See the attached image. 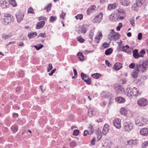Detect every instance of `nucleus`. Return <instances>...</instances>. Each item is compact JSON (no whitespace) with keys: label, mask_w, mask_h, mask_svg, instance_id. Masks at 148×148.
I'll list each match as a JSON object with an SVG mask.
<instances>
[{"label":"nucleus","mask_w":148,"mask_h":148,"mask_svg":"<svg viewBox=\"0 0 148 148\" xmlns=\"http://www.w3.org/2000/svg\"><path fill=\"white\" fill-rule=\"evenodd\" d=\"M116 100L119 103H124L125 101V99L121 97H119L116 98Z\"/></svg>","instance_id":"30"},{"label":"nucleus","mask_w":148,"mask_h":148,"mask_svg":"<svg viewBox=\"0 0 148 148\" xmlns=\"http://www.w3.org/2000/svg\"><path fill=\"white\" fill-rule=\"evenodd\" d=\"M45 22L44 21H42L38 23L36 25V28L37 29H39L42 28L44 26Z\"/></svg>","instance_id":"23"},{"label":"nucleus","mask_w":148,"mask_h":148,"mask_svg":"<svg viewBox=\"0 0 148 148\" xmlns=\"http://www.w3.org/2000/svg\"><path fill=\"white\" fill-rule=\"evenodd\" d=\"M18 75L20 77H22L24 75V73L23 71H21L18 73Z\"/></svg>","instance_id":"63"},{"label":"nucleus","mask_w":148,"mask_h":148,"mask_svg":"<svg viewBox=\"0 0 148 148\" xmlns=\"http://www.w3.org/2000/svg\"><path fill=\"white\" fill-rule=\"evenodd\" d=\"M76 145V143L74 141H73L70 143V146L72 148L75 147Z\"/></svg>","instance_id":"51"},{"label":"nucleus","mask_w":148,"mask_h":148,"mask_svg":"<svg viewBox=\"0 0 148 148\" xmlns=\"http://www.w3.org/2000/svg\"><path fill=\"white\" fill-rule=\"evenodd\" d=\"M123 25L121 23H119V25L117 27L116 29L118 31L120 30L121 28L122 27Z\"/></svg>","instance_id":"59"},{"label":"nucleus","mask_w":148,"mask_h":148,"mask_svg":"<svg viewBox=\"0 0 148 148\" xmlns=\"http://www.w3.org/2000/svg\"><path fill=\"white\" fill-rule=\"evenodd\" d=\"M133 94V96L135 97H137L138 96L140 95L141 93V92L138 89L137 90V89L134 88V92Z\"/></svg>","instance_id":"32"},{"label":"nucleus","mask_w":148,"mask_h":148,"mask_svg":"<svg viewBox=\"0 0 148 148\" xmlns=\"http://www.w3.org/2000/svg\"><path fill=\"white\" fill-rule=\"evenodd\" d=\"M114 86L116 89L117 93L121 92L122 91L124 90L123 87L120 84H116L114 85Z\"/></svg>","instance_id":"16"},{"label":"nucleus","mask_w":148,"mask_h":148,"mask_svg":"<svg viewBox=\"0 0 148 148\" xmlns=\"http://www.w3.org/2000/svg\"><path fill=\"white\" fill-rule=\"evenodd\" d=\"M116 12L119 20H123L126 16V13L125 10L121 8H119Z\"/></svg>","instance_id":"5"},{"label":"nucleus","mask_w":148,"mask_h":148,"mask_svg":"<svg viewBox=\"0 0 148 148\" xmlns=\"http://www.w3.org/2000/svg\"><path fill=\"white\" fill-rule=\"evenodd\" d=\"M79 133V131L78 130H74L73 135L75 136L78 135Z\"/></svg>","instance_id":"50"},{"label":"nucleus","mask_w":148,"mask_h":148,"mask_svg":"<svg viewBox=\"0 0 148 148\" xmlns=\"http://www.w3.org/2000/svg\"><path fill=\"white\" fill-rule=\"evenodd\" d=\"M148 60L143 61L136 64V69L139 73H143L147 70Z\"/></svg>","instance_id":"1"},{"label":"nucleus","mask_w":148,"mask_h":148,"mask_svg":"<svg viewBox=\"0 0 148 148\" xmlns=\"http://www.w3.org/2000/svg\"><path fill=\"white\" fill-rule=\"evenodd\" d=\"M24 14L21 12L19 11L16 14V16L18 22H20L23 19Z\"/></svg>","instance_id":"12"},{"label":"nucleus","mask_w":148,"mask_h":148,"mask_svg":"<svg viewBox=\"0 0 148 148\" xmlns=\"http://www.w3.org/2000/svg\"><path fill=\"white\" fill-rule=\"evenodd\" d=\"M38 37H41L43 38H44L46 37V34L45 33H40L39 34Z\"/></svg>","instance_id":"57"},{"label":"nucleus","mask_w":148,"mask_h":148,"mask_svg":"<svg viewBox=\"0 0 148 148\" xmlns=\"http://www.w3.org/2000/svg\"><path fill=\"white\" fill-rule=\"evenodd\" d=\"M95 32V29L93 28L91 29L89 32L88 37L90 39V40H89V42L90 43H91L92 41L93 40V38L94 35V33Z\"/></svg>","instance_id":"20"},{"label":"nucleus","mask_w":148,"mask_h":148,"mask_svg":"<svg viewBox=\"0 0 148 148\" xmlns=\"http://www.w3.org/2000/svg\"><path fill=\"white\" fill-rule=\"evenodd\" d=\"M96 138L94 137L91 141V143L92 145H94L95 144Z\"/></svg>","instance_id":"56"},{"label":"nucleus","mask_w":148,"mask_h":148,"mask_svg":"<svg viewBox=\"0 0 148 148\" xmlns=\"http://www.w3.org/2000/svg\"><path fill=\"white\" fill-rule=\"evenodd\" d=\"M93 114V111L91 108H89L88 110V115L90 117H91Z\"/></svg>","instance_id":"44"},{"label":"nucleus","mask_w":148,"mask_h":148,"mask_svg":"<svg viewBox=\"0 0 148 148\" xmlns=\"http://www.w3.org/2000/svg\"><path fill=\"white\" fill-rule=\"evenodd\" d=\"M120 112L121 114L124 115H125L127 113V111L124 108H122L120 110Z\"/></svg>","instance_id":"36"},{"label":"nucleus","mask_w":148,"mask_h":148,"mask_svg":"<svg viewBox=\"0 0 148 148\" xmlns=\"http://www.w3.org/2000/svg\"><path fill=\"white\" fill-rule=\"evenodd\" d=\"M108 125L107 124H105L102 130V134L106 135L109 131Z\"/></svg>","instance_id":"22"},{"label":"nucleus","mask_w":148,"mask_h":148,"mask_svg":"<svg viewBox=\"0 0 148 148\" xmlns=\"http://www.w3.org/2000/svg\"><path fill=\"white\" fill-rule=\"evenodd\" d=\"M130 49V47L128 45H126L122 47V50L123 51L127 52Z\"/></svg>","instance_id":"35"},{"label":"nucleus","mask_w":148,"mask_h":148,"mask_svg":"<svg viewBox=\"0 0 148 148\" xmlns=\"http://www.w3.org/2000/svg\"><path fill=\"white\" fill-rule=\"evenodd\" d=\"M102 35L101 33L100 32H98L97 33V35L95 36V38L97 40L96 42L99 43L101 39L102 38Z\"/></svg>","instance_id":"21"},{"label":"nucleus","mask_w":148,"mask_h":148,"mask_svg":"<svg viewBox=\"0 0 148 148\" xmlns=\"http://www.w3.org/2000/svg\"><path fill=\"white\" fill-rule=\"evenodd\" d=\"M56 69H53V70H52L51 71V73H49V75H50V76H51L53 74L55 73V71H56Z\"/></svg>","instance_id":"64"},{"label":"nucleus","mask_w":148,"mask_h":148,"mask_svg":"<svg viewBox=\"0 0 148 148\" xmlns=\"http://www.w3.org/2000/svg\"><path fill=\"white\" fill-rule=\"evenodd\" d=\"M112 51V49L111 48H109L105 51V53L106 55H108L111 54Z\"/></svg>","instance_id":"37"},{"label":"nucleus","mask_w":148,"mask_h":148,"mask_svg":"<svg viewBox=\"0 0 148 148\" xmlns=\"http://www.w3.org/2000/svg\"><path fill=\"white\" fill-rule=\"evenodd\" d=\"M120 82L122 84H125L127 82V80L125 79H121L120 80Z\"/></svg>","instance_id":"55"},{"label":"nucleus","mask_w":148,"mask_h":148,"mask_svg":"<svg viewBox=\"0 0 148 148\" xmlns=\"http://www.w3.org/2000/svg\"><path fill=\"white\" fill-rule=\"evenodd\" d=\"M51 7V4L49 3L48 5L45 8V9L47 10V12H48V11L50 10Z\"/></svg>","instance_id":"46"},{"label":"nucleus","mask_w":148,"mask_h":148,"mask_svg":"<svg viewBox=\"0 0 148 148\" xmlns=\"http://www.w3.org/2000/svg\"><path fill=\"white\" fill-rule=\"evenodd\" d=\"M147 2V0H136L135 3L132 6V10L137 11L138 10V8H141L145 6Z\"/></svg>","instance_id":"2"},{"label":"nucleus","mask_w":148,"mask_h":148,"mask_svg":"<svg viewBox=\"0 0 148 148\" xmlns=\"http://www.w3.org/2000/svg\"><path fill=\"white\" fill-rule=\"evenodd\" d=\"M134 17H132L130 20V22L131 25L134 27L135 25V23L134 22Z\"/></svg>","instance_id":"49"},{"label":"nucleus","mask_w":148,"mask_h":148,"mask_svg":"<svg viewBox=\"0 0 148 148\" xmlns=\"http://www.w3.org/2000/svg\"><path fill=\"white\" fill-rule=\"evenodd\" d=\"M122 67V64L120 63H116L113 66L114 69L115 70H119Z\"/></svg>","instance_id":"25"},{"label":"nucleus","mask_w":148,"mask_h":148,"mask_svg":"<svg viewBox=\"0 0 148 148\" xmlns=\"http://www.w3.org/2000/svg\"><path fill=\"white\" fill-rule=\"evenodd\" d=\"M148 146V141L144 142L142 145V148H146Z\"/></svg>","instance_id":"42"},{"label":"nucleus","mask_w":148,"mask_h":148,"mask_svg":"<svg viewBox=\"0 0 148 148\" xmlns=\"http://www.w3.org/2000/svg\"><path fill=\"white\" fill-rule=\"evenodd\" d=\"M60 18H62L63 19H64V18L65 17V13L64 12L62 11V13L60 15Z\"/></svg>","instance_id":"60"},{"label":"nucleus","mask_w":148,"mask_h":148,"mask_svg":"<svg viewBox=\"0 0 148 148\" xmlns=\"http://www.w3.org/2000/svg\"><path fill=\"white\" fill-rule=\"evenodd\" d=\"M103 17V14L102 13H100L99 14L96 16L92 20L93 23H99L102 20Z\"/></svg>","instance_id":"15"},{"label":"nucleus","mask_w":148,"mask_h":148,"mask_svg":"<svg viewBox=\"0 0 148 148\" xmlns=\"http://www.w3.org/2000/svg\"><path fill=\"white\" fill-rule=\"evenodd\" d=\"M9 0H0V7L2 9L8 8L10 6Z\"/></svg>","instance_id":"9"},{"label":"nucleus","mask_w":148,"mask_h":148,"mask_svg":"<svg viewBox=\"0 0 148 148\" xmlns=\"http://www.w3.org/2000/svg\"><path fill=\"white\" fill-rule=\"evenodd\" d=\"M96 6L93 5L90 6L87 10L86 12L88 15H90L91 14L95 12Z\"/></svg>","instance_id":"18"},{"label":"nucleus","mask_w":148,"mask_h":148,"mask_svg":"<svg viewBox=\"0 0 148 148\" xmlns=\"http://www.w3.org/2000/svg\"><path fill=\"white\" fill-rule=\"evenodd\" d=\"M10 4L14 7L17 6V3L15 0H10Z\"/></svg>","instance_id":"34"},{"label":"nucleus","mask_w":148,"mask_h":148,"mask_svg":"<svg viewBox=\"0 0 148 148\" xmlns=\"http://www.w3.org/2000/svg\"><path fill=\"white\" fill-rule=\"evenodd\" d=\"M121 120L120 119L116 118L114 119L113 121V125L116 128L119 129L121 127Z\"/></svg>","instance_id":"14"},{"label":"nucleus","mask_w":148,"mask_h":148,"mask_svg":"<svg viewBox=\"0 0 148 148\" xmlns=\"http://www.w3.org/2000/svg\"><path fill=\"white\" fill-rule=\"evenodd\" d=\"M77 40L81 43H83L85 41V40L81 36L77 37Z\"/></svg>","instance_id":"48"},{"label":"nucleus","mask_w":148,"mask_h":148,"mask_svg":"<svg viewBox=\"0 0 148 148\" xmlns=\"http://www.w3.org/2000/svg\"><path fill=\"white\" fill-rule=\"evenodd\" d=\"M147 120L142 117H138L136 120V124L138 126H142L146 125Z\"/></svg>","instance_id":"8"},{"label":"nucleus","mask_w":148,"mask_h":148,"mask_svg":"<svg viewBox=\"0 0 148 148\" xmlns=\"http://www.w3.org/2000/svg\"><path fill=\"white\" fill-rule=\"evenodd\" d=\"M37 33L36 32H29L28 35L27 36L29 38H32L37 36Z\"/></svg>","instance_id":"28"},{"label":"nucleus","mask_w":148,"mask_h":148,"mask_svg":"<svg viewBox=\"0 0 148 148\" xmlns=\"http://www.w3.org/2000/svg\"><path fill=\"white\" fill-rule=\"evenodd\" d=\"M135 67L136 68V64L134 63H132L130 64L129 66V67L130 69H134Z\"/></svg>","instance_id":"54"},{"label":"nucleus","mask_w":148,"mask_h":148,"mask_svg":"<svg viewBox=\"0 0 148 148\" xmlns=\"http://www.w3.org/2000/svg\"><path fill=\"white\" fill-rule=\"evenodd\" d=\"M53 68L51 64H49L48 67L47 68V71L49 72Z\"/></svg>","instance_id":"58"},{"label":"nucleus","mask_w":148,"mask_h":148,"mask_svg":"<svg viewBox=\"0 0 148 148\" xmlns=\"http://www.w3.org/2000/svg\"><path fill=\"white\" fill-rule=\"evenodd\" d=\"M117 5V4L116 3L110 4L107 7V9L108 10H111L114 9Z\"/></svg>","instance_id":"29"},{"label":"nucleus","mask_w":148,"mask_h":148,"mask_svg":"<svg viewBox=\"0 0 148 148\" xmlns=\"http://www.w3.org/2000/svg\"><path fill=\"white\" fill-rule=\"evenodd\" d=\"M83 80L87 84L90 85L91 84L90 80L89 77H88L86 79H84Z\"/></svg>","instance_id":"53"},{"label":"nucleus","mask_w":148,"mask_h":148,"mask_svg":"<svg viewBox=\"0 0 148 148\" xmlns=\"http://www.w3.org/2000/svg\"><path fill=\"white\" fill-rule=\"evenodd\" d=\"M77 56L80 61H83L84 60V57L81 52H78L77 54Z\"/></svg>","instance_id":"31"},{"label":"nucleus","mask_w":148,"mask_h":148,"mask_svg":"<svg viewBox=\"0 0 148 148\" xmlns=\"http://www.w3.org/2000/svg\"><path fill=\"white\" fill-rule=\"evenodd\" d=\"M81 78L82 79H85V78H88V77L87 75L84 74L83 73H81Z\"/></svg>","instance_id":"52"},{"label":"nucleus","mask_w":148,"mask_h":148,"mask_svg":"<svg viewBox=\"0 0 148 148\" xmlns=\"http://www.w3.org/2000/svg\"><path fill=\"white\" fill-rule=\"evenodd\" d=\"M43 46L41 44H38L36 45H34V47L37 50H38L42 48Z\"/></svg>","instance_id":"40"},{"label":"nucleus","mask_w":148,"mask_h":148,"mask_svg":"<svg viewBox=\"0 0 148 148\" xmlns=\"http://www.w3.org/2000/svg\"><path fill=\"white\" fill-rule=\"evenodd\" d=\"M142 37V34L141 33H140L138 34V40H140Z\"/></svg>","instance_id":"61"},{"label":"nucleus","mask_w":148,"mask_h":148,"mask_svg":"<svg viewBox=\"0 0 148 148\" xmlns=\"http://www.w3.org/2000/svg\"><path fill=\"white\" fill-rule=\"evenodd\" d=\"M134 92V87L133 89L128 87L127 88L125 91V94L128 97H131L133 96Z\"/></svg>","instance_id":"11"},{"label":"nucleus","mask_w":148,"mask_h":148,"mask_svg":"<svg viewBox=\"0 0 148 148\" xmlns=\"http://www.w3.org/2000/svg\"><path fill=\"white\" fill-rule=\"evenodd\" d=\"M148 101L147 100L144 98L140 99L137 101V104L142 107H145L147 105Z\"/></svg>","instance_id":"10"},{"label":"nucleus","mask_w":148,"mask_h":148,"mask_svg":"<svg viewBox=\"0 0 148 148\" xmlns=\"http://www.w3.org/2000/svg\"><path fill=\"white\" fill-rule=\"evenodd\" d=\"M109 19L112 22L116 21L119 19L116 12L115 13L111 14L109 16Z\"/></svg>","instance_id":"17"},{"label":"nucleus","mask_w":148,"mask_h":148,"mask_svg":"<svg viewBox=\"0 0 148 148\" xmlns=\"http://www.w3.org/2000/svg\"><path fill=\"white\" fill-rule=\"evenodd\" d=\"M134 125L130 121H126L124 122L123 128L124 131L126 132H130L133 128Z\"/></svg>","instance_id":"4"},{"label":"nucleus","mask_w":148,"mask_h":148,"mask_svg":"<svg viewBox=\"0 0 148 148\" xmlns=\"http://www.w3.org/2000/svg\"><path fill=\"white\" fill-rule=\"evenodd\" d=\"M140 134L144 136H148V128H142L140 131Z\"/></svg>","instance_id":"19"},{"label":"nucleus","mask_w":148,"mask_h":148,"mask_svg":"<svg viewBox=\"0 0 148 148\" xmlns=\"http://www.w3.org/2000/svg\"><path fill=\"white\" fill-rule=\"evenodd\" d=\"M101 76V74L99 73H94L91 75V76L93 77L96 79H98L99 78V77Z\"/></svg>","instance_id":"39"},{"label":"nucleus","mask_w":148,"mask_h":148,"mask_svg":"<svg viewBox=\"0 0 148 148\" xmlns=\"http://www.w3.org/2000/svg\"><path fill=\"white\" fill-rule=\"evenodd\" d=\"M127 145L131 147L135 145L138 143V140L137 139L135 140L130 139L127 141Z\"/></svg>","instance_id":"13"},{"label":"nucleus","mask_w":148,"mask_h":148,"mask_svg":"<svg viewBox=\"0 0 148 148\" xmlns=\"http://www.w3.org/2000/svg\"><path fill=\"white\" fill-rule=\"evenodd\" d=\"M139 73V72L135 68L134 71L131 73V76L134 78H136Z\"/></svg>","instance_id":"27"},{"label":"nucleus","mask_w":148,"mask_h":148,"mask_svg":"<svg viewBox=\"0 0 148 148\" xmlns=\"http://www.w3.org/2000/svg\"><path fill=\"white\" fill-rule=\"evenodd\" d=\"M120 3L123 6H128L130 4V1L129 0H121Z\"/></svg>","instance_id":"26"},{"label":"nucleus","mask_w":148,"mask_h":148,"mask_svg":"<svg viewBox=\"0 0 148 148\" xmlns=\"http://www.w3.org/2000/svg\"><path fill=\"white\" fill-rule=\"evenodd\" d=\"M110 33L108 35V38L110 41H115L119 38V34L114 32L113 29L110 30Z\"/></svg>","instance_id":"3"},{"label":"nucleus","mask_w":148,"mask_h":148,"mask_svg":"<svg viewBox=\"0 0 148 148\" xmlns=\"http://www.w3.org/2000/svg\"><path fill=\"white\" fill-rule=\"evenodd\" d=\"M12 36V34L10 33L8 34L3 35L2 36V38L4 40H6L7 39L10 38Z\"/></svg>","instance_id":"33"},{"label":"nucleus","mask_w":148,"mask_h":148,"mask_svg":"<svg viewBox=\"0 0 148 148\" xmlns=\"http://www.w3.org/2000/svg\"><path fill=\"white\" fill-rule=\"evenodd\" d=\"M89 27V26L87 25H84L80 26L76 29V31L79 34H85Z\"/></svg>","instance_id":"6"},{"label":"nucleus","mask_w":148,"mask_h":148,"mask_svg":"<svg viewBox=\"0 0 148 148\" xmlns=\"http://www.w3.org/2000/svg\"><path fill=\"white\" fill-rule=\"evenodd\" d=\"M133 56V57L136 59L140 57L139 53H138V50L135 49L132 51Z\"/></svg>","instance_id":"24"},{"label":"nucleus","mask_w":148,"mask_h":148,"mask_svg":"<svg viewBox=\"0 0 148 148\" xmlns=\"http://www.w3.org/2000/svg\"><path fill=\"white\" fill-rule=\"evenodd\" d=\"M27 13H30L34 14V9L32 7H29L27 10Z\"/></svg>","instance_id":"38"},{"label":"nucleus","mask_w":148,"mask_h":148,"mask_svg":"<svg viewBox=\"0 0 148 148\" xmlns=\"http://www.w3.org/2000/svg\"><path fill=\"white\" fill-rule=\"evenodd\" d=\"M75 17L76 19L81 20L83 18V15L82 14H78L75 16Z\"/></svg>","instance_id":"43"},{"label":"nucleus","mask_w":148,"mask_h":148,"mask_svg":"<svg viewBox=\"0 0 148 148\" xmlns=\"http://www.w3.org/2000/svg\"><path fill=\"white\" fill-rule=\"evenodd\" d=\"M103 45V47L105 48L108 47L109 46V45L106 42L104 43Z\"/></svg>","instance_id":"62"},{"label":"nucleus","mask_w":148,"mask_h":148,"mask_svg":"<svg viewBox=\"0 0 148 148\" xmlns=\"http://www.w3.org/2000/svg\"><path fill=\"white\" fill-rule=\"evenodd\" d=\"M57 17L56 16H50L49 19V22L52 23L57 19Z\"/></svg>","instance_id":"41"},{"label":"nucleus","mask_w":148,"mask_h":148,"mask_svg":"<svg viewBox=\"0 0 148 148\" xmlns=\"http://www.w3.org/2000/svg\"><path fill=\"white\" fill-rule=\"evenodd\" d=\"M11 128L13 132H15L17 131L18 130V127L17 125H14L12 126Z\"/></svg>","instance_id":"47"},{"label":"nucleus","mask_w":148,"mask_h":148,"mask_svg":"<svg viewBox=\"0 0 148 148\" xmlns=\"http://www.w3.org/2000/svg\"><path fill=\"white\" fill-rule=\"evenodd\" d=\"M145 52L144 49H142L139 53V55L140 57H143V55L145 54Z\"/></svg>","instance_id":"45"},{"label":"nucleus","mask_w":148,"mask_h":148,"mask_svg":"<svg viewBox=\"0 0 148 148\" xmlns=\"http://www.w3.org/2000/svg\"><path fill=\"white\" fill-rule=\"evenodd\" d=\"M13 20V16L10 14L6 13L4 14L3 16V21L5 24H8Z\"/></svg>","instance_id":"7"}]
</instances>
